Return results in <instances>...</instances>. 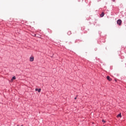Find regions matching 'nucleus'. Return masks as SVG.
<instances>
[{
    "label": "nucleus",
    "instance_id": "obj_1",
    "mask_svg": "<svg viewBox=\"0 0 126 126\" xmlns=\"http://www.w3.org/2000/svg\"><path fill=\"white\" fill-rule=\"evenodd\" d=\"M117 24H118V25H122V20L121 19L118 20L117 21Z\"/></svg>",
    "mask_w": 126,
    "mask_h": 126
},
{
    "label": "nucleus",
    "instance_id": "obj_2",
    "mask_svg": "<svg viewBox=\"0 0 126 126\" xmlns=\"http://www.w3.org/2000/svg\"><path fill=\"white\" fill-rule=\"evenodd\" d=\"M30 62H33L34 61V57L32 56L30 58Z\"/></svg>",
    "mask_w": 126,
    "mask_h": 126
},
{
    "label": "nucleus",
    "instance_id": "obj_3",
    "mask_svg": "<svg viewBox=\"0 0 126 126\" xmlns=\"http://www.w3.org/2000/svg\"><path fill=\"white\" fill-rule=\"evenodd\" d=\"M106 78H107V80H108L109 81H112V78H111L110 77V76H107Z\"/></svg>",
    "mask_w": 126,
    "mask_h": 126
},
{
    "label": "nucleus",
    "instance_id": "obj_4",
    "mask_svg": "<svg viewBox=\"0 0 126 126\" xmlns=\"http://www.w3.org/2000/svg\"><path fill=\"white\" fill-rule=\"evenodd\" d=\"M35 91H38V92L39 93H40V92H41V89H35Z\"/></svg>",
    "mask_w": 126,
    "mask_h": 126
},
{
    "label": "nucleus",
    "instance_id": "obj_5",
    "mask_svg": "<svg viewBox=\"0 0 126 126\" xmlns=\"http://www.w3.org/2000/svg\"><path fill=\"white\" fill-rule=\"evenodd\" d=\"M117 118H122V114L121 113H120L119 114H118L117 116Z\"/></svg>",
    "mask_w": 126,
    "mask_h": 126
},
{
    "label": "nucleus",
    "instance_id": "obj_6",
    "mask_svg": "<svg viewBox=\"0 0 126 126\" xmlns=\"http://www.w3.org/2000/svg\"><path fill=\"white\" fill-rule=\"evenodd\" d=\"M104 15H105V13L102 12L101 14H100V17H103L104 16Z\"/></svg>",
    "mask_w": 126,
    "mask_h": 126
},
{
    "label": "nucleus",
    "instance_id": "obj_7",
    "mask_svg": "<svg viewBox=\"0 0 126 126\" xmlns=\"http://www.w3.org/2000/svg\"><path fill=\"white\" fill-rule=\"evenodd\" d=\"M16 79V77H15V76H13L11 79V81H12V80H14Z\"/></svg>",
    "mask_w": 126,
    "mask_h": 126
},
{
    "label": "nucleus",
    "instance_id": "obj_8",
    "mask_svg": "<svg viewBox=\"0 0 126 126\" xmlns=\"http://www.w3.org/2000/svg\"><path fill=\"white\" fill-rule=\"evenodd\" d=\"M67 33H68V35H70V34H71V32H67Z\"/></svg>",
    "mask_w": 126,
    "mask_h": 126
},
{
    "label": "nucleus",
    "instance_id": "obj_9",
    "mask_svg": "<svg viewBox=\"0 0 126 126\" xmlns=\"http://www.w3.org/2000/svg\"><path fill=\"white\" fill-rule=\"evenodd\" d=\"M102 122H103V123H106V122L104 120H102Z\"/></svg>",
    "mask_w": 126,
    "mask_h": 126
},
{
    "label": "nucleus",
    "instance_id": "obj_10",
    "mask_svg": "<svg viewBox=\"0 0 126 126\" xmlns=\"http://www.w3.org/2000/svg\"><path fill=\"white\" fill-rule=\"evenodd\" d=\"M116 0H112L113 1H115Z\"/></svg>",
    "mask_w": 126,
    "mask_h": 126
},
{
    "label": "nucleus",
    "instance_id": "obj_11",
    "mask_svg": "<svg viewBox=\"0 0 126 126\" xmlns=\"http://www.w3.org/2000/svg\"><path fill=\"white\" fill-rule=\"evenodd\" d=\"M74 99H75V100H76V97H75Z\"/></svg>",
    "mask_w": 126,
    "mask_h": 126
}]
</instances>
